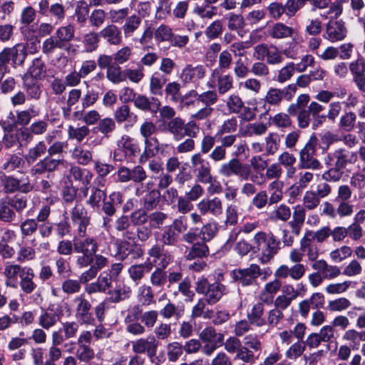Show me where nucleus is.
<instances>
[{"label":"nucleus","instance_id":"39","mask_svg":"<svg viewBox=\"0 0 365 365\" xmlns=\"http://www.w3.org/2000/svg\"><path fill=\"white\" fill-rule=\"evenodd\" d=\"M23 86L29 99L38 101L41 98L42 90L36 80L25 76L23 79Z\"/></svg>","mask_w":365,"mask_h":365},{"label":"nucleus","instance_id":"57","mask_svg":"<svg viewBox=\"0 0 365 365\" xmlns=\"http://www.w3.org/2000/svg\"><path fill=\"white\" fill-rule=\"evenodd\" d=\"M280 136L277 133H269L264 138V151L267 155H274L279 149Z\"/></svg>","mask_w":365,"mask_h":365},{"label":"nucleus","instance_id":"56","mask_svg":"<svg viewBox=\"0 0 365 365\" xmlns=\"http://www.w3.org/2000/svg\"><path fill=\"white\" fill-rule=\"evenodd\" d=\"M142 19L137 14L128 16L125 20L122 30L125 37L131 36L140 26Z\"/></svg>","mask_w":365,"mask_h":365},{"label":"nucleus","instance_id":"30","mask_svg":"<svg viewBox=\"0 0 365 365\" xmlns=\"http://www.w3.org/2000/svg\"><path fill=\"white\" fill-rule=\"evenodd\" d=\"M134 106L143 111H149L151 113H156L160 106V101L158 98L152 97L148 98L144 95H137L133 101Z\"/></svg>","mask_w":365,"mask_h":365},{"label":"nucleus","instance_id":"60","mask_svg":"<svg viewBox=\"0 0 365 365\" xmlns=\"http://www.w3.org/2000/svg\"><path fill=\"white\" fill-rule=\"evenodd\" d=\"M183 309L179 308L175 304L169 302L160 310L159 314L165 319L172 317L179 319L183 314Z\"/></svg>","mask_w":365,"mask_h":365},{"label":"nucleus","instance_id":"51","mask_svg":"<svg viewBox=\"0 0 365 365\" xmlns=\"http://www.w3.org/2000/svg\"><path fill=\"white\" fill-rule=\"evenodd\" d=\"M19 187V180L0 173V190L5 193H13Z\"/></svg>","mask_w":365,"mask_h":365},{"label":"nucleus","instance_id":"8","mask_svg":"<svg viewBox=\"0 0 365 365\" xmlns=\"http://www.w3.org/2000/svg\"><path fill=\"white\" fill-rule=\"evenodd\" d=\"M357 160V152L339 148L328 153L325 158V163L327 165H336L344 169L347 165L355 164Z\"/></svg>","mask_w":365,"mask_h":365},{"label":"nucleus","instance_id":"44","mask_svg":"<svg viewBox=\"0 0 365 365\" xmlns=\"http://www.w3.org/2000/svg\"><path fill=\"white\" fill-rule=\"evenodd\" d=\"M293 34L294 29L282 22L274 24L269 31V35L275 39L289 38L292 36Z\"/></svg>","mask_w":365,"mask_h":365},{"label":"nucleus","instance_id":"34","mask_svg":"<svg viewBox=\"0 0 365 365\" xmlns=\"http://www.w3.org/2000/svg\"><path fill=\"white\" fill-rule=\"evenodd\" d=\"M312 232H307L305 235L300 240V246L304 252V254L307 255V257L309 262H317L319 253L318 247L314 243L311 238L308 237V235H311Z\"/></svg>","mask_w":365,"mask_h":365},{"label":"nucleus","instance_id":"1","mask_svg":"<svg viewBox=\"0 0 365 365\" xmlns=\"http://www.w3.org/2000/svg\"><path fill=\"white\" fill-rule=\"evenodd\" d=\"M254 247L259 252L262 264L270 262L281 250V241L272 233L260 231L253 237Z\"/></svg>","mask_w":365,"mask_h":365},{"label":"nucleus","instance_id":"16","mask_svg":"<svg viewBox=\"0 0 365 365\" xmlns=\"http://www.w3.org/2000/svg\"><path fill=\"white\" fill-rule=\"evenodd\" d=\"M315 147L307 143L299 153V168L300 169L319 170L322 168L321 163L314 157Z\"/></svg>","mask_w":365,"mask_h":365},{"label":"nucleus","instance_id":"9","mask_svg":"<svg viewBox=\"0 0 365 365\" xmlns=\"http://www.w3.org/2000/svg\"><path fill=\"white\" fill-rule=\"evenodd\" d=\"M191 168L195 175L196 180L202 184L212 181L211 165L201 153H195L190 158Z\"/></svg>","mask_w":365,"mask_h":365},{"label":"nucleus","instance_id":"43","mask_svg":"<svg viewBox=\"0 0 365 365\" xmlns=\"http://www.w3.org/2000/svg\"><path fill=\"white\" fill-rule=\"evenodd\" d=\"M165 269V268H155L149 277L150 286L160 290L164 288L168 281V273Z\"/></svg>","mask_w":365,"mask_h":365},{"label":"nucleus","instance_id":"63","mask_svg":"<svg viewBox=\"0 0 365 365\" xmlns=\"http://www.w3.org/2000/svg\"><path fill=\"white\" fill-rule=\"evenodd\" d=\"M106 78L113 84H118L125 80V72L122 71L120 65L114 63L106 70Z\"/></svg>","mask_w":365,"mask_h":365},{"label":"nucleus","instance_id":"12","mask_svg":"<svg viewBox=\"0 0 365 365\" xmlns=\"http://www.w3.org/2000/svg\"><path fill=\"white\" fill-rule=\"evenodd\" d=\"M27 56V51L24 44L18 43L13 47L4 48L0 52V59L6 63L11 61L13 67L16 68L18 66H22Z\"/></svg>","mask_w":365,"mask_h":365},{"label":"nucleus","instance_id":"17","mask_svg":"<svg viewBox=\"0 0 365 365\" xmlns=\"http://www.w3.org/2000/svg\"><path fill=\"white\" fill-rule=\"evenodd\" d=\"M306 271V265L302 263H296L291 267L282 264L275 270L274 277L279 279L289 277L294 281H299L305 275Z\"/></svg>","mask_w":365,"mask_h":365},{"label":"nucleus","instance_id":"61","mask_svg":"<svg viewBox=\"0 0 365 365\" xmlns=\"http://www.w3.org/2000/svg\"><path fill=\"white\" fill-rule=\"evenodd\" d=\"M139 300L143 305H150L155 303L153 287L150 285L143 284L138 290Z\"/></svg>","mask_w":365,"mask_h":365},{"label":"nucleus","instance_id":"11","mask_svg":"<svg viewBox=\"0 0 365 365\" xmlns=\"http://www.w3.org/2000/svg\"><path fill=\"white\" fill-rule=\"evenodd\" d=\"M115 245L116 247L115 257L119 260L123 261L129 257L136 260L144 255L143 250L136 242L120 239L115 242Z\"/></svg>","mask_w":365,"mask_h":365},{"label":"nucleus","instance_id":"59","mask_svg":"<svg viewBox=\"0 0 365 365\" xmlns=\"http://www.w3.org/2000/svg\"><path fill=\"white\" fill-rule=\"evenodd\" d=\"M100 37L99 33L94 31L86 34L82 41L85 51L88 53L96 51L99 46Z\"/></svg>","mask_w":365,"mask_h":365},{"label":"nucleus","instance_id":"53","mask_svg":"<svg viewBox=\"0 0 365 365\" xmlns=\"http://www.w3.org/2000/svg\"><path fill=\"white\" fill-rule=\"evenodd\" d=\"M58 320L59 317L56 313L43 310L38 318V323L41 328L48 330L53 327Z\"/></svg>","mask_w":365,"mask_h":365},{"label":"nucleus","instance_id":"7","mask_svg":"<svg viewBox=\"0 0 365 365\" xmlns=\"http://www.w3.org/2000/svg\"><path fill=\"white\" fill-rule=\"evenodd\" d=\"M71 220L76 228V235L85 237L87 235V228L91 224V216L87 210L81 203H76L71 209Z\"/></svg>","mask_w":365,"mask_h":365},{"label":"nucleus","instance_id":"20","mask_svg":"<svg viewBox=\"0 0 365 365\" xmlns=\"http://www.w3.org/2000/svg\"><path fill=\"white\" fill-rule=\"evenodd\" d=\"M206 70L204 66L192 64L186 65L182 70L180 78L184 84L195 83L205 76Z\"/></svg>","mask_w":365,"mask_h":365},{"label":"nucleus","instance_id":"4","mask_svg":"<svg viewBox=\"0 0 365 365\" xmlns=\"http://www.w3.org/2000/svg\"><path fill=\"white\" fill-rule=\"evenodd\" d=\"M324 107L317 101H312L307 110H303L299 113L297 124L300 128H307L311 124L313 130L320 127L327 119L325 114L321 113Z\"/></svg>","mask_w":365,"mask_h":365},{"label":"nucleus","instance_id":"45","mask_svg":"<svg viewBox=\"0 0 365 365\" xmlns=\"http://www.w3.org/2000/svg\"><path fill=\"white\" fill-rule=\"evenodd\" d=\"M69 175L71 179L81 182L83 185H88L93 178V173L90 170L82 169L77 165L70 168Z\"/></svg>","mask_w":365,"mask_h":365},{"label":"nucleus","instance_id":"18","mask_svg":"<svg viewBox=\"0 0 365 365\" xmlns=\"http://www.w3.org/2000/svg\"><path fill=\"white\" fill-rule=\"evenodd\" d=\"M148 255L149 259H152V262L150 263H152L153 266L155 265V267L166 269L172 261L170 253L159 244H155L148 249Z\"/></svg>","mask_w":365,"mask_h":365},{"label":"nucleus","instance_id":"33","mask_svg":"<svg viewBox=\"0 0 365 365\" xmlns=\"http://www.w3.org/2000/svg\"><path fill=\"white\" fill-rule=\"evenodd\" d=\"M281 287L282 283L279 279L277 277L274 280L266 283L259 295L260 301L267 304L272 303L275 294L280 290Z\"/></svg>","mask_w":365,"mask_h":365},{"label":"nucleus","instance_id":"48","mask_svg":"<svg viewBox=\"0 0 365 365\" xmlns=\"http://www.w3.org/2000/svg\"><path fill=\"white\" fill-rule=\"evenodd\" d=\"M47 151V147L44 141H38L34 147L29 149L25 155V160L28 164H33L36 160L43 155Z\"/></svg>","mask_w":365,"mask_h":365},{"label":"nucleus","instance_id":"31","mask_svg":"<svg viewBox=\"0 0 365 365\" xmlns=\"http://www.w3.org/2000/svg\"><path fill=\"white\" fill-rule=\"evenodd\" d=\"M54 35L58 38L59 41L63 44L65 51L68 53L71 52L72 48L71 41L75 36L74 26L71 24L61 26L56 29Z\"/></svg>","mask_w":365,"mask_h":365},{"label":"nucleus","instance_id":"35","mask_svg":"<svg viewBox=\"0 0 365 365\" xmlns=\"http://www.w3.org/2000/svg\"><path fill=\"white\" fill-rule=\"evenodd\" d=\"M166 130L173 135L175 140H181L185 136V123L180 117H175L165 124Z\"/></svg>","mask_w":365,"mask_h":365},{"label":"nucleus","instance_id":"55","mask_svg":"<svg viewBox=\"0 0 365 365\" xmlns=\"http://www.w3.org/2000/svg\"><path fill=\"white\" fill-rule=\"evenodd\" d=\"M282 94L281 88L271 87L267 91L263 99L264 106L268 105L269 106L277 107L279 106L282 102Z\"/></svg>","mask_w":365,"mask_h":365},{"label":"nucleus","instance_id":"25","mask_svg":"<svg viewBox=\"0 0 365 365\" xmlns=\"http://www.w3.org/2000/svg\"><path fill=\"white\" fill-rule=\"evenodd\" d=\"M152 263H140L130 265L128 268V275L130 280L135 284L141 283L145 276L151 271Z\"/></svg>","mask_w":365,"mask_h":365},{"label":"nucleus","instance_id":"13","mask_svg":"<svg viewBox=\"0 0 365 365\" xmlns=\"http://www.w3.org/2000/svg\"><path fill=\"white\" fill-rule=\"evenodd\" d=\"M67 162L63 158H55L47 155L43 159L34 165L30 170L31 175H39L46 173H53L60 166H65Z\"/></svg>","mask_w":365,"mask_h":365},{"label":"nucleus","instance_id":"49","mask_svg":"<svg viewBox=\"0 0 365 365\" xmlns=\"http://www.w3.org/2000/svg\"><path fill=\"white\" fill-rule=\"evenodd\" d=\"M310 101V96L308 94H301L296 100L295 103L289 105L287 108V113L292 115L299 116V113L303 110H307L308 103Z\"/></svg>","mask_w":365,"mask_h":365},{"label":"nucleus","instance_id":"15","mask_svg":"<svg viewBox=\"0 0 365 365\" xmlns=\"http://www.w3.org/2000/svg\"><path fill=\"white\" fill-rule=\"evenodd\" d=\"M158 345L159 342L154 336L140 338L132 342V350L138 355L146 353L150 361L154 362Z\"/></svg>","mask_w":365,"mask_h":365},{"label":"nucleus","instance_id":"14","mask_svg":"<svg viewBox=\"0 0 365 365\" xmlns=\"http://www.w3.org/2000/svg\"><path fill=\"white\" fill-rule=\"evenodd\" d=\"M73 302L76 304V317L82 324L93 325L95 319L91 312V304L83 294L76 296Z\"/></svg>","mask_w":365,"mask_h":365},{"label":"nucleus","instance_id":"62","mask_svg":"<svg viewBox=\"0 0 365 365\" xmlns=\"http://www.w3.org/2000/svg\"><path fill=\"white\" fill-rule=\"evenodd\" d=\"M179 235L177 232L173 230V229L168 226L164 227L161 235H160V241L162 242V245L164 247L167 246H175L177 245L179 240Z\"/></svg>","mask_w":365,"mask_h":365},{"label":"nucleus","instance_id":"27","mask_svg":"<svg viewBox=\"0 0 365 365\" xmlns=\"http://www.w3.org/2000/svg\"><path fill=\"white\" fill-rule=\"evenodd\" d=\"M312 268L316 271H320L324 279L328 280L335 279L341 274L339 267L329 264L326 260L322 259L313 263Z\"/></svg>","mask_w":365,"mask_h":365},{"label":"nucleus","instance_id":"6","mask_svg":"<svg viewBox=\"0 0 365 365\" xmlns=\"http://www.w3.org/2000/svg\"><path fill=\"white\" fill-rule=\"evenodd\" d=\"M253 58L258 61H265L268 65H279L284 61L282 51L273 44L259 43L253 48Z\"/></svg>","mask_w":365,"mask_h":365},{"label":"nucleus","instance_id":"5","mask_svg":"<svg viewBox=\"0 0 365 365\" xmlns=\"http://www.w3.org/2000/svg\"><path fill=\"white\" fill-rule=\"evenodd\" d=\"M218 173L225 178L235 175L242 180H248L250 178L252 181H255L254 176H251L252 170L250 166L242 163L237 158H233L228 162L222 164Z\"/></svg>","mask_w":365,"mask_h":365},{"label":"nucleus","instance_id":"28","mask_svg":"<svg viewBox=\"0 0 365 365\" xmlns=\"http://www.w3.org/2000/svg\"><path fill=\"white\" fill-rule=\"evenodd\" d=\"M211 77L217 81V93L224 95L233 88V77L230 74H222L218 68L211 73Z\"/></svg>","mask_w":365,"mask_h":365},{"label":"nucleus","instance_id":"58","mask_svg":"<svg viewBox=\"0 0 365 365\" xmlns=\"http://www.w3.org/2000/svg\"><path fill=\"white\" fill-rule=\"evenodd\" d=\"M38 227V223L34 218H26L23 220L20 225V233L23 239L28 238L34 235Z\"/></svg>","mask_w":365,"mask_h":365},{"label":"nucleus","instance_id":"19","mask_svg":"<svg viewBox=\"0 0 365 365\" xmlns=\"http://www.w3.org/2000/svg\"><path fill=\"white\" fill-rule=\"evenodd\" d=\"M347 30L342 21H329L326 25L324 38L331 43L342 41L346 36Z\"/></svg>","mask_w":365,"mask_h":365},{"label":"nucleus","instance_id":"26","mask_svg":"<svg viewBox=\"0 0 365 365\" xmlns=\"http://www.w3.org/2000/svg\"><path fill=\"white\" fill-rule=\"evenodd\" d=\"M118 148L114 151V158L117 160H121L119 155L122 150L126 155H135L140 151L138 144L128 135L122 136L118 143Z\"/></svg>","mask_w":365,"mask_h":365},{"label":"nucleus","instance_id":"10","mask_svg":"<svg viewBox=\"0 0 365 365\" xmlns=\"http://www.w3.org/2000/svg\"><path fill=\"white\" fill-rule=\"evenodd\" d=\"M230 274L235 282L246 287L255 284L257 279L262 274V271L258 264H251L247 268L232 270Z\"/></svg>","mask_w":365,"mask_h":365},{"label":"nucleus","instance_id":"22","mask_svg":"<svg viewBox=\"0 0 365 365\" xmlns=\"http://www.w3.org/2000/svg\"><path fill=\"white\" fill-rule=\"evenodd\" d=\"M165 144H160L156 137H149L144 139V150L140 156L141 163L146 162L149 158L154 157L159 152L163 153Z\"/></svg>","mask_w":365,"mask_h":365},{"label":"nucleus","instance_id":"21","mask_svg":"<svg viewBox=\"0 0 365 365\" xmlns=\"http://www.w3.org/2000/svg\"><path fill=\"white\" fill-rule=\"evenodd\" d=\"M197 208L201 215L211 214L219 216L222 213V202L217 197L213 198H204L197 204Z\"/></svg>","mask_w":365,"mask_h":365},{"label":"nucleus","instance_id":"47","mask_svg":"<svg viewBox=\"0 0 365 365\" xmlns=\"http://www.w3.org/2000/svg\"><path fill=\"white\" fill-rule=\"evenodd\" d=\"M71 157L78 164L87 165L93 160V153L91 150L85 149L80 145L73 148L71 153Z\"/></svg>","mask_w":365,"mask_h":365},{"label":"nucleus","instance_id":"46","mask_svg":"<svg viewBox=\"0 0 365 365\" xmlns=\"http://www.w3.org/2000/svg\"><path fill=\"white\" fill-rule=\"evenodd\" d=\"M207 242L202 240L194 243L188 251L186 259L188 260L202 259L207 257L210 255L209 247L206 245Z\"/></svg>","mask_w":365,"mask_h":365},{"label":"nucleus","instance_id":"64","mask_svg":"<svg viewBox=\"0 0 365 365\" xmlns=\"http://www.w3.org/2000/svg\"><path fill=\"white\" fill-rule=\"evenodd\" d=\"M167 357L170 362L177 361L183 354L182 345L178 341H173L166 346Z\"/></svg>","mask_w":365,"mask_h":365},{"label":"nucleus","instance_id":"52","mask_svg":"<svg viewBox=\"0 0 365 365\" xmlns=\"http://www.w3.org/2000/svg\"><path fill=\"white\" fill-rule=\"evenodd\" d=\"M106 197L107 195L105 190L97 187H91V194L86 203L93 209H98L101 206V202L106 200Z\"/></svg>","mask_w":365,"mask_h":365},{"label":"nucleus","instance_id":"3","mask_svg":"<svg viewBox=\"0 0 365 365\" xmlns=\"http://www.w3.org/2000/svg\"><path fill=\"white\" fill-rule=\"evenodd\" d=\"M195 291L203 295L209 305H214L228 294L227 287L220 282L210 283L205 277H200L195 283Z\"/></svg>","mask_w":365,"mask_h":365},{"label":"nucleus","instance_id":"38","mask_svg":"<svg viewBox=\"0 0 365 365\" xmlns=\"http://www.w3.org/2000/svg\"><path fill=\"white\" fill-rule=\"evenodd\" d=\"M40 113V108L34 105H31L24 110H16V124L24 127L30 123L32 118L38 117Z\"/></svg>","mask_w":365,"mask_h":365},{"label":"nucleus","instance_id":"37","mask_svg":"<svg viewBox=\"0 0 365 365\" xmlns=\"http://www.w3.org/2000/svg\"><path fill=\"white\" fill-rule=\"evenodd\" d=\"M114 119L118 123L128 122L130 125L136 123L138 120V116L130 110L128 105L123 104L118 107L113 113Z\"/></svg>","mask_w":365,"mask_h":365},{"label":"nucleus","instance_id":"54","mask_svg":"<svg viewBox=\"0 0 365 365\" xmlns=\"http://www.w3.org/2000/svg\"><path fill=\"white\" fill-rule=\"evenodd\" d=\"M115 121L111 118H104L99 120L97 125L93 128V132H98L104 136L108 138L110 134L115 130Z\"/></svg>","mask_w":365,"mask_h":365},{"label":"nucleus","instance_id":"2","mask_svg":"<svg viewBox=\"0 0 365 365\" xmlns=\"http://www.w3.org/2000/svg\"><path fill=\"white\" fill-rule=\"evenodd\" d=\"M73 250L78 255L76 258V265L83 269L88 267L92 259V256L98 251V245L93 237H79L77 235L73 238Z\"/></svg>","mask_w":365,"mask_h":365},{"label":"nucleus","instance_id":"40","mask_svg":"<svg viewBox=\"0 0 365 365\" xmlns=\"http://www.w3.org/2000/svg\"><path fill=\"white\" fill-rule=\"evenodd\" d=\"M131 289L126 285L118 286L114 289H109L106 292L108 295V300L111 303H119L128 299L131 294Z\"/></svg>","mask_w":365,"mask_h":365},{"label":"nucleus","instance_id":"32","mask_svg":"<svg viewBox=\"0 0 365 365\" xmlns=\"http://www.w3.org/2000/svg\"><path fill=\"white\" fill-rule=\"evenodd\" d=\"M99 35L110 45L118 46L123 41L120 29L112 24L101 29Z\"/></svg>","mask_w":365,"mask_h":365},{"label":"nucleus","instance_id":"29","mask_svg":"<svg viewBox=\"0 0 365 365\" xmlns=\"http://www.w3.org/2000/svg\"><path fill=\"white\" fill-rule=\"evenodd\" d=\"M264 302L262 301L252 304L250 310L247 314V319L257 327H262L267 324L264 317Z\"/></svg>","mask_w":365,"mask_h":365},{"label":"nucleus","instance_id":"23","mask_svg":"<svg viewBox=\"0 0 365 365\" xmlns=\"http://www.w3.org/2000/svg\"><path fill=\"white\" fill-rule=\"evenodd\" d=\"M28 267H21L17 264L7 262L5 264L3 274L5 277V285L7 287L16 288L17 287L18 276L21 277Z\"/></svg>","mask_w":365,"mask_h":365},{"label":"nucleus","instance_id":"41","mask_svg":"<svg viewBox=\"0 0 365 365\" xmlns=\"http://www.w3.org/2000/svg\"><path fill=\"white\" fill-rule=\"evenodd\" d=\"M34 270L29 267L25 269L23 274H21L19 286L24 294H31L36 289V284L34 282Z\"/></svg>","mask_w":365,"mask_h":365},{"label":"nucleus","instance_id":"36","mask_svg":"<svg viewBox=\"0 0 365 365\" xmlns=\"http://www.w3.org/2000/svg\"><path fill=\"white\" fill-rule=\"evenodd\" d=\"M188 96L195 98L197 104L201 103L208 107H212L218 101V93L215 90H209L201 93L195 90H191Z\"/></svg>","mask_w":365,"mask_h":365},{"label":"nucleus","instance_id":"50","mask_svg":"<svg viewBox=\"0 0 365 365\" xmlns=\"http://www.w3.org/2000/svg\"><path fill=\"white\" fill-rule=\"evenodd\" d=\"M217 8L210 4H196L192 9V13L199 18L205 20H210L217 14Z\"/></svg>","mask_w":365,"mask_h":365},{"label":"nucleus","instance_id":"24","mask_svg":"<svg viewBox=\"0 0 365 365\" xmlns=\"http://www.w3.org/2000/svg\"><path fill=\"white\" fill-rule=\"evenodd\" d=\"M306 209L302 205H297L293 207L292 220L288 222L291 232L298 236L303 227L306 219Z\"/></svg>","mask_w":365,"mask_h":365},{"label":"nucleus","instance_id":"42","mask_svg":"<svg viewBox=\"0 0 365 365\" xmlns=\"http://www.w3.org/2000/svg\"><path fill=\"white\" fill-rule=\"evenodd\" d=\"M36 18V11L31 6L24 7L20 14L19 22L21 24L20 31L21 34L26 36V31H29V26L31 24Z\"/></svg>","mask_w":365,"mask_h":365}]
</instances>
